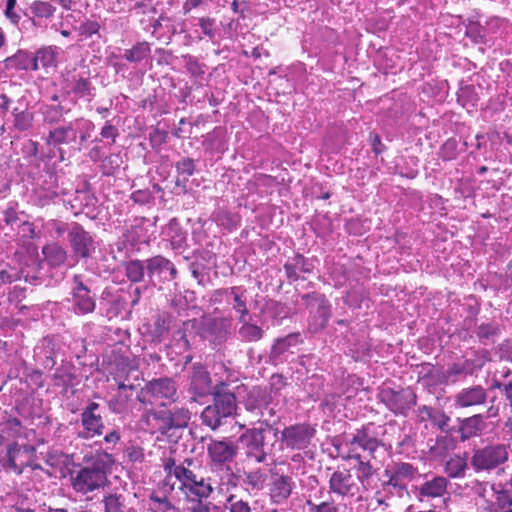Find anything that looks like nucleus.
<instances>
[{
    "instance_id": "nucleus-1",
    "label": "nucleus",
    "mask_w": 512,
    "mask_h": 512,
    "mask_svg": "<svg viewBox=\"0 0 512 512\" xmlns=\"http://www.w3.org/2000/svg\"><path fill=\"white\" fill-rule=\"evenodd\" d=\"M200 467L194 460L189 468H180L177 471V480L180 483L179 489L188 500H203L209 498L214 492L218 496V486L224 469L231 467L212 468V475L203 477L198 474Z\"/></svg>"
},
{
    "instance_id": "nucleus-2",
    "label": "nucleus",
    "mask_w": 512,
    "mask_h": 512,
    "mask_svg": "<svg viewBox=\"0 0 512 512\" xmlns=\"http://www.w3.org/2000/svg\"><path fill=\"white\" fill-rule=\"evenodd\" d=\"M273 428L269 420L261 422V426L249 428L240 435L239 441L242 444L246 459L254 463H264L267 456L271 453L273 444L266 441L268 434Z\"/></svg>"
},
{
    "instance_id": "nucleus-3",
    "label": "nucleus",
    "mask_w": 512,
    "mask_h": 512,
    "mask_svg": "<svg viewBox=\"0 0 512 512\" xmlns=\"http://www.w3.org/2000/svg\"><path fill=\"white\" fill-rule=\"evenodd\" d=\"M509 459V446L503 443L488 444L473 450L470 464L477 473L499 469Z\"/></svg>"
},
{
    "instance_id": "nucleus-4",
    "label": "nucleus",
    "mask_w": 512,
    "mask_h": 512,
    "mask_svg": "<svg viewBox=\"0 0 512 512\" xmlns=\"http://www.w3.org/2000/svg\"><path fill=\"white\" fill-rule=\"evenodd\" d=\"M218 486V503L214 505V510H225L229 512H251V506L248 501L243 500L238 495L231 492L238 485V476L232 469H224Z\"/></svg>"
},
{
    "instance_id": "nucleus-5",
    "label": "nucleus",
    "mask_w": 512,
    "mask_h": 512,
    "mask_svg": "<svg viewBox=\"0 0 512 512\" xmlns=\"http://www.w3.org/2000/svg\"><path fill=\"white\" fill-rule=\"evenodd\" d=\"M381 427L373 423H368L357 429L347 440L348 456L347 458L360 461L361 454L359 450L367 452L373 457L375 451L383 445L380 434Z\"/></svg>"
},
{
    "instance_id": "nucleus-6",
    "label": "nucleus",
    "mask_w": 512,
    "mask_h": 512,
    "mask_svg": "<svg viewBox=\"0 0 512 512\" xmlns=\"http://www.w3.org/2000/svg\"><path fill=\"white\" fill-rule=\"evenodd\" d=\"M107 475L100 463L83 467L71 475V485L76 493L85 495L104 487Z\"/></svg>"
},
{
    "instance_id": "nucleus-7",
    "label": "nucleus",
    "mask_w": 512,
    "mask_h": 512,
    "mask_svg": "<svg viewBox=\"0 0 512 512\" xmlns=\"http://www.w3.org/2000/svg\"><path fill=\"white\" fill-rule=\"evenodd\" d=\"M176 393L175 382L171 378L163 377L148 382L142 390L143 397L139 396V400L150 404L161 401V405L164 406V400H176Z\"/></svg>"
},
{
    "instance_id": "nucleus-8",
    "label": "nucleus",
    "mask_w": 512,
    "mask_h": 512,
    "mask_svg": "<svg viewBox=\"0 0 512 512\" xmlns=\"http://www.w3.org/2000/svg\"><path fill=\"white\" fill-rule=\"evenodd\" d=\"M68 240L73 252V258H88L95 250L94 240L89 232L77 222H72L68 227Z\"/></svg>"
},
{
    "instance_id": "nucleus-9",
    "label": "nucleus",
    "mask_w": 512,
    "mask_h": 512,
    "mask_svg": "<svg viewBox=\"0 0 512 512\" xmlns=\"http://www.w3.org/2000/svg\"><path fill=\"white\" fill-rule=\"evenodd\" d=\"M381 401L393 413L405 415L416 404V395L409 388L399 391L387 388L381 392Z\"/></svg>"
},
{
    "instance_id": "nucleus-10",
    "label": "nucleus",
    "mask_w": 512,
    "mask_h": 512,
    "mask_svg": "<svg viewBox=\"0 0 512 512\" xmlns=\"http://www.w3.org/2000/svg\"><path fill=\"white\" fill-rule=\"evenodd\" d=\"M315 430L307 424H296L286 427L281 433V442L287 449L302 450L308 447Z\"/></svg>"
},
{
    "instance_id": "nucleus-11",
    "label": "nucleus",
    "mask_w": 512,
    "mask_h": 512,
    "mask_svg": "<svg viewBox=\"0 0 512 512\" xmlns=\"http://www.w3.org/2000/svg\"><path fill=\"white\" fill-rule=\"evenodd\" d=\"M237 451V445L228 439H211L207 444V453L213 468L230 467L227 464L235 459Z\"/></svg>"
},
{
    "instance_id": "nucleus-12",
    "label": "nucleus",
    "mask_w": 512,
    "mask_h": 512,
    "mask_svg": "<svg viewBox=\"0 0 512 512\" xmlns=\"http://www.w3.org/2000/svg\"><path fill=\"white\" fill-rule=\"evenodd\" d=\"M147 275L151 285L155 286V278L159 282L172 281L177 276L175 265L162 255L153 256L145 260Z\"/></svg>"
},
{
    "instance_id": "nucleus-13",
    "label": "nucleus",
    "mask_w": 512,
    "mask_h": 512,
    "mask_svg": "<svg viewBox=\"0 0 512 512\" xmlns=\"http://www.w3.org/2000/svg\"><path fill=\"white\" fill-rule=\"evenodd\" d=\"M34 451L35 448L33 446H20L14 442L8 445L4 455L1 456L0 459L5 462V467L9 468L16 474H21Z\"/></svg>"
},
{
    "instance_id": "nucleus-14",
    "label": "nucleus",
    "mask_w": 512,
    "mask_h": 512,
    "mask_svg": "<svg viewBox=\"0 0 512 512\" xmlns=\"http://www.w3.org/2000/svg\"><path fill=\"white\" fill-rule=\"evenodd\" d=\"M99 404L90 401L81 413V424L84 431L80 433L83 438H92L102 434L104 429L103 419L98 413Z\"/></svg>"
},
{
    "instance_id": "nucleus-15",
    "label": "nucleus",
    "mask_w": 512,
    "mask_h": 512,
    "mask_svg": "<svg viewBox=\"0 0 512 512\" xmlns=\"http://www.w3.org/2000/svg\"><path fill=\"white\" fill-rule=\"evenodd\" d=\"M329 489L340 496H354L359 492V486L347 469L336 470L329 479Z\"/></svg>"
},
{
    "instance_id": "nucleus-16",
    "label": "nucleus",
    "mask_w": 512,
    "mask_h": 512,
    "mask_svg": "<svg viewBox=\"0 0 512 512\" xmlns=\"http://www.w3.org/2000/svg\"><path fill=\"white\" fill-rule=\"evenodd\" d=\"M448 480L443 476H434L414 487V495L420 502L443 497L447 492Z\"/></svg>"
},
{
    "instance_id": "nucleus-17",
    "label": "nucleus",
    "mask_w": 512,
    "mask_h": 512,
    "mask_svg": "<svg viewBox=\"0 0 512 512\" xmlns=\"http://www.w3.org/2000/svg\"><path fill=\"white\" fill-rule=\"evenodd\" d=\"M487 390L481 385H474L461 389L454 397L456 408H469L486 403Z\"/></svg>"
},
{
    "instance_id": "nucleus-18",
    "label": "nucleus",
    "mask_w": 512,
    "mask_h": 512,
    "mask_svg": "<svg viewBox=\"0 0 512 512\" xmlns=\"http://www.w3.org/2000/svg\"><path fill=\"white\" fill-rule=\"evenodd\" d=\"M484 366V360L476 357L474 359H466L461 363H454L447 368L444 373L446 381L456 382L459 377L470 376L481 370Z\"/></svg>"
},
{
    "instance_id": "nucleus-19",
    "label": "nucleus",
    "mask_w": 512,
    "mask_h": 512,
    "mask_svg": "<svg viewBox=\"0 0 512 512\" xmlns=\"http://www.w3.org/2000/svg\"><path fill=\"white\" fill-rule=\"evenodd\" d=\"M231 326L232 319L230 317L209 318L204 322V331L213 342L221 343L230 334Z\"/></svg>"
},
{
    "instance_id": "nucleus-20",
    "label": "nucleus",
    "mask_w": 512,
    "mask_h": 512,
    "mask_svg": "<svg viewBox=\"0 0 512 512\" xmlns=\"http://www.w3.org/2000/svg\"><path fill=\"white\" fill-rule=\"evenodd\" d=\"M167 421L168 411L154 409H145L140 419L143 429L152 433L159 431L162 434H166L169 431Z\"/></svg>"
},
{
    "instance_id": "nucleus-21",
    "label": "nucleus",
    "mask_w": 512,
    "mask_h": 512,
    "mask_svg": "<svg viewBox=\"0 0 512 512\" xmlns=\"http://www.w3.org/2000/svg\"><path fill=\"white\" fill-rule=\"evenodd\" d=\"M73 297L76 309L83 314L90 313L95 309V300L90 295V290L83 284L81 277L74 276Z\"/></svg>"
},
{
    "instance_id": "nucleus-22",
    "label": "nucleus",
    "mask_w": 512,
    "mask_h": 512,
    "mask_svg": "<svg viewBox=\"0 0 512 512\" xmlns=\"http://www.w3.org/2000/svg\"><path fill=\"white\" fill-rule=\"evenodd\" d=\"M246 291L241 287H230L223 290L227 302L232 306V309L239 315V322H244V319L248 316L249 310L246 303Z\"/></svg>"
},
{
    "instance_id": "nucleus-23",
    "label": "nucleus",
    "mask_w": 512,
    "mask_h": 512,
    "mask_svg": "<svg viewBox=\"0 0 512 512\" xmlns=\"http://www.w3.org/2000/svg\"><path fill=\"white\" fill-rule=\"evenodd\" d=\"M211 379L207 370L199 363L192 366L190 390L195 395H205L210 391Z\"/></svg>"
},
{
    "instance_id": "nucleus-24",
    "label": "nucleus",
    "mask_w": 512,
    "mask_h": 512,
    "mask_svg": "<svg viewBox=\"0 0 512 512\" xmlns=\"http://www.w3.org/2000/svg\"><path fill=\"white\" fill-rule=\"evenodd\" d=\"M294 488V483L289 476H277L273 479L270 489V495L274 503L284 502Z\"/></svg>"
},
{
    "instance_id": "nucleus-25",
    "label": "nucleus",
    "mask_w": 512,
    "mask_h": 512,
    "mask_svg": "<svg viewBox=\"0 0 512 512\" xmlns=\"http://www.w3.org/2000/svg\"><path fill=\"white\" fill-rule=\"evenodd\" d=\"M80 121L69 123L68 126L57 127L49 132L47 142L48 144L59 145L68 144L76 140V128L79 126Z\"/></svg>"
},
{
    "instance_id": "nucleus-26",
    "label": "nucleus",
    "mask_w": 512,
    "mask_h": 512,
    "mask_svg": "<svg viewBox=\"0 0 512 512\" xmlns=\"http://www.w3.org/2000/svg\"><path fill=\"white\" fill-rule=\"evenodd\" d=\"M162 235L171 244L175 250L184 247L186 242V232L180 226L176 219H171L168 224L163 228Z\"/></svg>"
},
{
    "instance_id": "nucleus-27",
    "label": "nucleus",
    "mask_w": 512,
    "mask_h": 512,
    "mask_svg": "<svg viewBox=\"0 0 512 512\" xmlns=\"http://www.w3.org/2000/svg\"><path fill=\"white\" fill-rule=\"evenodd\" d=\"M42 254L49 266L56 268L63 266L67 259L68 253L60 244L52 242L43 246Z\"/></svg>"
},
{
    "instance_id": "nucleus-28",
    "label": "nucleus",
    "mask_w": 512,
    "mask_h": 512,
    "mask_svg": "<svg viewBox=\"0 0 512 512\" xmlns=\"http://www.w3.org/2000/svg\"><path fill=\"white\" fill-rule=\"evenodd\" d=\"M313 268L312 262L300 254L295 255L284 265L286 275L292 281L298 280L299 272L311 273Z\"/></svg>"
},
{
    "instance_id": "nucleus-29",
    "label": "nucleus",
    "mask_w": 512,
    "mask_h": 512,
    "mask_svg": "<svg viewBox=\"0 0 512 512\" xmlns=\"http://www.w3.org/2000/svg\"><path fill=\"white\" fill-rule=\"evenodd\" d=\"M467 468V459L460 455H454L445 463L444 471L450 478H462L465 476Z\"/></svg>"
},
{
    "instance_id": "nucleus-30",
    "label": "nucleus",
    "mask_w": 512,
    "mask_h": 512,
    "mask_svg": "<svg viewBox=\"0 0 512 512\" xmlns=\"http://www.w3.org/2000/svg\"><path fill=\"white\" fill-rule=\"evenodd\" d=\"M175 168L178 174L176 185L185 187L186 182L195 172L194 160L184 157L176 162Z\"/></svg>"
},
{
    "instance_id": "nucleus-31",
    "label": "nucleus",
    "mask_w": 512,
    "mask_h": 512,
    "mask_svg": "<svg viewBox=\"0 0 512 512\" xmlns=\"http://www.w3.org/2000/svg\"><path fill=\"white\" fill-rule=\"evenodd\" d=\"M483 427V417L480 414L464 419L460 426L462 439L478 435Z\"/></svg>"
},
{
    "instance_id": "nucleus-32",
    "label": "nucleus",
    "mask_w": 512,
    "mask_h": 512,
    "mask_svg": "<svg viewBox=\"0 0 512 512\" xmlns=\"http://www.w3.org/2000/svg\"><path fill=\"white\" fill-rule=\"evenodd\" d=\"M191 418V413L187 408L175 407L173 410L168 411L169 430L173 428H184L188 425Z\"/></svg>"
},
{
    "instance_id": "nucleus-33",
    "label": "nucleus",
    "mask_w": 512,
    "mask_h": 512,
    "mask_svg": "<svg viewBox=\"0 0 512 512\" xmlns=\"http://www.w3.org/2000/svg\"><path fill=\"white\" fill-rule=\"evenodd\" d=\"M214 403L225 418L232 416L236 411V397L232 393H220L214 397Z\"/></svg>"
},
{
    "instance_id": "nucleus-34",
    "label": "nucleus",
    "mask_w": 512,
    "mask_h": 512,
    "mask_svg": "<svg viewBox=\"0 0 512 512\" xmlns=\"http://www.w3.org/2000/svg\"><path fill=\"white\" fill-rule=\"evenodd\" d=\"M268 403L269 396L266 390L259 387H255L247 395L245 401V409L255 410V407H265L268 406Z\"/></svg>"
},
{
    "instance_id": "nucleus-35",
    "label": "nucleus",
    "mask_w": 512,
    "mask_h": 512,
    "mask_svg": "<svg viewBox=\"0 0 512 512\" xmlns=\"http://www.w3.org/2000/svg\"><path fill=\"white\" fill-rule=\"evenodd\" d=\"M8 68H14L16 70H28L34 66V56L24 51H19L12 57L5 60Z\"/></svg>"
},
{
    "instance_id": "nucleus-36",
    "label": "nucleus",
    "mask_w": 512,
    "mask_h": 512,
    "mask_svg": "<svg viewBox=\"0 0 512 512\" xmlns=\"http://www.w3.org/2000/svg\"><path fill=\"white\" fill-rule=\"evenodd\" d=\"M201 419L203 424L210 427L212 430H216L221 424L224 416L220 414V410L217 405L213 402L212 405L207 406L201 413Z\"/></svg>"
},
{
    "instance_id": "nucleus-37",
    "label": "nucleus",
    "mask_w": 512,
    "mask_h": 512,
    "mask_svg": "<svg viewBox=\"0 0 512 512\" xmlns=\"http://www.w3.org/2000/svg\"><path fill=\"white\" fill-rule=\"evenodd\" d=\"M57 53L54 48L48 47L40 49L34 56V66L32 70H38L39 65L43 67H54L56 66Z\"/></svg>"
},
{
    "instance_id": "nucleus-38",
    "label": "nucleus",
    "mask_w": 512,
    "mask_h": 512,
    "mask_svg": "<svg viewBox=\"0 0 512 512\" xmlns=\"http://www.w3.org/2000/svg\"><path fill=\"white\" fill-rule=\"evenodd\" d=\"M242 325L238 330V334L241 340L247 342H256L259 341L264 334V331L261 327L249 323L244 319V322H241Z\"/></svg>"
},
{
    "instance_id": "nucleus-39",
    "label": "nucleus",
    "mask_w": 512,
    "mask_h": 512,
    "mask_svg": "<svg viewBox=\"0 0 512 512\" xmlns=\"http://www.w3.org/2000/svg\"><path fill=\"white\" fill-rule=\"evenodd\" d=\"M145 261L130 260L125 264V274L127 278L134 283L141 282L145 276Z\"/></svg>"
},
{
    "instance_id": "nucleus-40",
    "label": "nucleus",
    "mask_w": 512,
    "mask_h": 512,
    "mask_svg": "<svg viewBox=\"0 0 512 512\" xmlns=\"http://www.w3.org/2000/svg\"><path fill=\"white\" fill-rule=\"evenodd\" d=\"M150 51L149 43L139 42L131 49L125 50L123 57L129 62L137 63L148 57Z\"/></svg>"
},
{
    "instance_id": "nucleus-41",
    "label": "nucleus",
    "mask_w": 512,
    "mask_h": 512,
    "mask_svg": "<svg viewBox=\"0 0 512 512\" xmlns=\"http://www.w3.org/2000/svg\"><path fill=\"white\" fill-rule=\"evenodd\" d=\"M297 336L290 334L284 338L278 339L271 349V358L274 360L279 359L284 353H286L290 347L296 345Z\"/></svg>"
},
{
    "instance_id": "nucleus-42",
    "label": "nucleus",
    "mask_w": 512,
    "mask_h": 512,
    "mask_svg": "<svg viewBox=\"0 0 512 512\" xmlns=\"http://www.w3.org/2000/svg\"><path fill=\"white\" fill-rule=\"evenodd\" d=\"M103 503L105 512H130V509L124 504L122 495L109 494L104 497Z\"/></svg>"
},
{
    "instance_id": "nucleus-43",
    "label": "nucleus",
    "mask_w": 512,
    "mask_h": 512,
    "mask_svg": "<svg viewBox=\"0 0 512 512\" xmlns=\"http://www.w3.org/2000/svg\"><path fill=\"white\" fill-rule=\"evenodd\" d=\"M14 121L13 126L18 131H27L32 127L33 114L27 110L18 111L17 108L12 111Z\"/></svg>"
},
{
    "instance_id": "nucleus-44",
    "label": "nucleus",
    "mask_w": 512,
    "mask_h": 512,
    "mask_svg": "<svg viewBox=\"0 0 512 512\" xmlns=\"http://www.w3.org/2000/svg\"><path fill=\"white\" fill-rule=\"evenodd\" d=\"M149 509L153 512H176L175 506L166 496L152 494L149 499Z\"/></svg>"
},
{
    "instance_id": "nucleus-45",
    "label": "nucleus",
    "mask_w": 512,
    "mask_h": 512,
    "mask_svg": "<svg viewBox=\"0 0 512 512\" xmlns=\"http://www.w3.org/2000/svg\"><path fill=\"white\" fill-rule=\"evenodd\" d=\"M193 462V458H185L183 461L177 463L174 458L169 457L164 460L163 467L169 477L174 476L177 479L178 469L189 468L192 466Z\"/></svg>"
},
{
    "instance_id": "nucleus-46",
    "label": "nucleus",
    "mask_w": 512,
    "mask_h": 512,
    "mask_svg": "<svg viewBox=\"0 0 512 512\" xmlns=\"http://www.w3.org/2000/svg\"><path fill=\"white\" fill-rule=\"evenodd\" d=\"M30 9L34 16L40 18H49L55 12V7L49 2L45 1H35L32 3Z\"/></svg>"
},
{
    "instance_id": "nucleus-47",
    "label": "nucleus",
    "mask_w": 512,
    "mask_h": 512,
    "mask_svg": "<svg viewBox=\"0 0 512 512\" xmlns=\"http://www.w3.org/2000/svg\"><path fill=\"white\" fill-rule=\"evenodd\" d=\"M67 455L58 450L49 451L45 455V463L52 468H61L66 464Z\"/></svg>"
},
{
    "instance_id": "nucleus-48",
    "label": "nucleus",
    "mask_w": 512,
    "mask_h": 512,
    "mask_svg": "<svg viewBox=\"0 0 512 512\" xmlns=\"http://www.w3.org/2000/svg\"><path fill=\"white\" fill-rule=\"evenodd\" d=\"M496 495L495 506L496 512H501L505 509L512 507V496L507 490H494Z\"/></svg>"
},
{
    "instance_id": "nucleus-49",
    "label": "nucleus",
    "mask_w": 512,
    "mask_h": 512,
    "mask_svg": "<svg viewBox=\"0 0 512 512\" xmlns=\"http://www.w3.org/2000/svg\"><path fill=\"white\" fill-rule=\"evenodd\" d=\"M393 471L396 473V478L410 479L416 473V469L410 463H397Z\"/></svg>"
},
{
    "instance_id": "nucleus-50",
    "label": "nucleus",
    "mask_w": 512,
    "mask_h": 512,
    "mask_svg": "<svg viewBox=\"0 0 512 512\" xmlns=\"http://www.w3.org/2000/svg\"><path fill=\"white\" fill-rule=\"evenodd\" d=\"M357 462V479L363 483L373 475V467L369 461H363L362 457Z\"/></svg>"
},
{
    "instance_id": "nucleus-51",
    "label": "nucleus",
    "mask_w": 512,
    "mask_h": 512,
    "mask_svg": "<svg viewBox=\"0 0 512 512\" xmlns=\"http://www.w3.org/2000/svg\"><path fill=\"white\" fill-rule=\"evenodd\" d=\"M492 491L495 490V484H490L489 482L475 480L472 482L471 489L478 497L482 499H486L488 489Z\"/></svg>"
},
{
    "instance_id": "nucleus-52",
    "label": "nucleus",
    "mask_w": 512,
    "mask_h": 512,
    "mask_svg": "<svg viewBox=\"0 0 512 512\" xmlns=\"http://www.w3.org/2000/svg\"><path fill=\"white\" fill-rule=\"evenodd\" d=\"M307 505L310 508V512H339L333 501H324L320 504H315L311 500H308Z\"/></svg>"
},
{
    "instance_id": "nucleus-53",
    "label": "nucleus",
    "mask_w": 512,
    "mask_h": 512,
    "mask_svg": "<svg viewBox=\"0 0 512 512\" xmlns=\"http://www.w3.org/2000/svg\"><path fill=\"white\" fill-rule=\"evenodd\" d=\"M428 415L435 426H437L442 431L446 430L450 418L445 413L441 411H434L430 412Z\"/></svg>"
},
{
    "instance_id": "nucleus-54",
    "label": "nucleus",
    "mask_w": 512,
    "mask_h": 512,
    "mask_svg": "<svg viewBox=\"0 0 512 512\" xmlns=\"http://www.w3.org/2000/svg\"><path fill=\"white\" fill-rule=\"evenodd\" d=\"M99 29V23L91 20L83 22L79 27L80 34L84 35L85 37H91L92 35L98 33Z\"/></svg>"
},
{
    "instance_id": "nucleus-55",
    "label": "nucleus",
    "mask_w": 512,
    "mask_h": 512,
    "mask_svg": "<svg viewBox=\"0 0 512 512\" xmlns=\"http://www.w3.org/2000/svg\"><path fill=\"white\" fill-rule=\"evenodd\" d=\"M21 429V422L17 418H9L4 424V430L7 431L12 437L20 436Z\"/></svg>"
},
{
    "instance_id": "nucleus-56",
    "label": "nucleus",
    "mask_w": 512,
    "mask_h": 512,
    "mask_svg": "<svg viewBox=\"0 0 512 512\" xmlns=\"http://www.w3.org/2000/svg\"><path fill=\"white\" fill-rule=\"evenodd\" d=\"M73 91L80 97L90 96L91 95V83L89 80L80 78L77 80Z\"/></svg>"
},
{
    "instance_id": "nucleus-57",
    "label": "nucleus",
    "mask_w": 512,
    "mask_h": 512,
    "mask_svg": "<svg viewBox=\"0 0 512 512\" xmlns=\"http://www.w3.org/2000/svg\"><path fill=\"white\" fill-rule=\"evenodd\" d=\"M185 66L187 71L193 76H200L204 73L199 62L192 56H185Z\"/></svg>"
},
{
    "instance_id": "nucleus-58",
    "label": "nucleus",
    "mask_w": 512,
    "mask_h": 512,
    "mask_svg": "<svg viewBox=\"0 0 512 512\" xmlns=\"http://www.w3.org/2000/svg\"><path fill=\"white\" fill-rule=\"evenodd\" d=\"M264 407H255V410H246L249 414L247 417V421L250 424L259 423L261 425V422L265 420V411L263 410Z\"/></svg>"
},
{
    "instance_id": "nucleus-59",
    "label": "nucleus",
    "mask_w": 512,
    "mask_h": 512,
    "mask_svg": "<svg viewBox=\"0 0 512 512\" xmlns=\"http://www.w3.org/2000/svg\"><path fill=\"white\" fill-rule=\"evenodd\" d=\"M126 455L131 462H142L144 460V451L141 447L130 446L126 449Z\"/></svg>"
},
{
    "instance_id": "nucleus-60",
    "label": "nucleus",
    "mask_w": 512,
    "mask_h": 512,
    "mask_svg": "<svg viewBox=\"0 0 512 512\" xmlns=\"http://www.w3.org/2000/svg\"><path fill=\"white\" fill-rule=\"evenodd\" d=\"M61 112L57 107H49L44 113V121L53 124L59 121Z\"/></svg>"
},
{
    "instance_id": "nucleus-61",
    "label": "nucleus",
    "mask_w": 512,
    "mask_h": 512,
    "mask_svg": "<svg viewBox=\"0 0 512 512\" xmlns=\"http://www.w3.org/2000/svg\"><path fill=\"white\" fill-rule=\"evenodd\" d=\"M496 327L491 324H482L478 328L477 335L479 338H490L491 336L495 335L496 333Z\"/></svg>"
},
{
    "instance_id": "nucleus-62",
    "label": "nucleus",
    "mask_w": 512,
    "mask_h": 512,
    "mask_svg": "<svg viewBox=\"0 0 512 512\" xmlns=\"http://www.w3.org/2000/svg\"><path fill=\"white\" fill-rule=\"evenodd\" d=\"M194 504L191 507L192 512H211L214 506L209 502H203L202 500H191Z\"/></svg>"
},
{
    "instance_id": "nucleus-63",
    "label": "nucleus",
    "mask_w": 512,
    "mask_h": 512,
    "mask_svg": "<svg viewBox=\"0 0 512 512\" xmlns=\"http://www.w3.org/2000/svg\"><path fill=\"white\" fill-rule=\"evenodd\" d=\"M117 135V129L109 122H107L101 129V136L106 139L111 138L113 143L115 142Z\"/></svg>"
},
{
    "instance_id": "nucleus-64",
    "label": "nucleus",
    "mask_w": 512,
    "mask_h": 512,
    "mask_svg": "<svg viewBox=\"0 0 512 512\" xmlns=\"http://www.w3.org/2000/svg\"><path fill=\"white\" fill-rule=\"evenodd\" d=\"M500 357L512 362V342H507L501 346Z\"/></svg>"
}]
</instances>
